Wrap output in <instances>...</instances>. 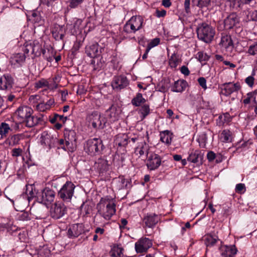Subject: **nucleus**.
<instances>
[{
	"label": "nucleus",
	"instance_id": "obj_47",
	"mask_svg": "<svg viewBox=\"0 0 257 257\" xmlns=\"http://www.w3.org/2000/svg\"><path fill=\"white\" fill-rule=\"evenodd\" d=\"M247 19L249 21L257 22V11H250L247 15Z\"/></svg>",
	"mask_w": 257,
	"mask_h": 257
},
{
	"label": "nucleus",
	"instance_id": "obj_50",
	"mask_svg": "<svg viewBox=\"0 0 257 257\" xmlns=\"http://www.w3.org/2000/svg\"><path fill=\"white\" fill-rule=\"evenodd\" d=\"M245 191V186L244 184L239 183L236 185L235 192L237 193L242 194Z\"/></svg>",
	"mask_w": 257,
	"mask_h": 257
},
{
	"label": "nucleus",
	"instance_id": "obj_23",
	"mask_svg": "<svg viewBox=\"0 0 257 257\" xmlns=\"http://www.w3.org/2000/svg\"><path fill=\"white\" fill-rule=\"evenodd\" d=\"M52 33L53 37L56 40H63L65 31L63 26H60L57 24L54 25Z\"/></svg>",
	"mask_w": 257,
	"mask_h": 257
},
{
	"label": "nucleus",
	"instance_id": "obj_51",
	"mask_svg": "<svg viewBox=\"0 0 257 257\" xmlns=\"http://www.w3.org/2000/svg\"><path fill=\"white\" fill-rule=\"evenodd\" d=\"M248 52L251 55H257V43L255 44L251 45L248 49Z\"/></svg>",
	"mask_w": 257,
	"mask_h": 257
},
{
	"label": "nucleus",
	"instance_id": "obj_8",
	"mask_svg": "<svg viewBox=\"0 0 257 257\" xmlns=\"http://www.w3.org/2000/svg\"><path fill=\"white\" fill-rule=\"evenodd\" d=\"M67 208L62 202H56L50 209L51 216L55 219L63 217L66 213Z\"/></svg>",
	"mask_w": 257,
	"mask_h": 257
},
{
	"label": "nucleus",
	"instance_id": "obj_44",
	"mask_svg": "<svg viewBox=\"0 0 257 257\" xmlns=\"http://www.w3.org/2000/svg\"><path fill=\"white\" fill-rule=\"evenodd\" d=\"M67 119V117L66 116H64L63 115H59L57 113L54 114V116L50 118V121L52 123H54L57 120H59L62 121L63 123H65L66 120Z\"/></svg>",
	"mask_w": 257,
	"mask_h": 257
},
{
	"label": "nucleus",
	"instance_id": "obj_59",
	"mask_svg": "<svg viewBox=\"0 0 257 257\" xmlns=\"http://www.w3.org/2000/svg\"><path fill=\"white\" fill-rule=\"evenodd\" d=\"M180 71L185 76H188L190 74V71L189 70L188 68L185 66H182L180 68Z\"/></svg>",
	"mask_w": 257,
	"mask_h": 257
},
{
	"label": "nucleus",
	"instance_id": "obj_31",
	"mask_svg": "<svg viewBox=\"0 0 257 257\" xmlns=\"http://www.w3.org/2000/svg\"><path fill=\"white\" fill-rule=\"evenodd\" d=\"M128 138L125 134L117 135L115 139V144L120 147H125L128 144Z\"/></svg>",
	"mask_w": 257,
	"mask_h": 257
},
{
	"label": "nucleus",
	"instance_id": "obj_37",
	"mask_svg": "<svg viewBox=\"0 0 257 257\" xmlns=\"http://www.w3.org/2000/svg\"><path fill=\"white\" fill-rule=\"evenodd\" d=\"M146 100L143 97L141 93H138L137 95L132 100V103L136 106H139L142 104H144Z\"/></svg>",
	"mask_w": 257,
	"mask_h": 257
},
{
	"label": "nucleus",
	"instance_id": "obj_52",
	"mask_svg": "<svg viewBox=\"0 0 257 257\" xmlns=\"http://www.w3.org/2000/svg\"><path fill=\"white\" fill-rule=\"evenodd\" d=\"M23 151L21 148H15L12 151V155L13 157H19L22 155Z\"/></svg>",
	"mask_w": 257,
	"mask_h": 257
},
{
	"label": "nucleus",
	"instance_id": "obj_42",
	"mask_svg": "<svg viewBox=\"0 0 257 257\" xmlns=\"http://www.w3.org/2000/svg\"><path fill=\"white\" fill-rule=\"evenodd\" d=\"M91 65H92L94 70H99L102 66V63L100 61L99 56L93 58L91 61Z\"/></svg>",
	"mask_w": 257,
	"mask_h": 257
},
{
	"label": "nucleus",
	"instance_id": "obj_40",
	"mask_svg": "<svg viewBox=\"0 0 257 257\" xmlns=\"http://www.w3.org/2000/svg\"><path fill=\"white\" fill-rule=\"evenodd\" d=\"M211 0H192L193 6H196L200 8L207 7L210 3Z\"/></svg>",
	"mask_w": 257,
	"mask_h": 257
},
{
	"label": "nucleus",
	"instance_id": "obj_7",
	"mask_svg": "<svg viewBox=\"0 0 257 257\" xmlns=\"http://www.w3.org/2000/svg\"><path fill=\"white\" fill-rule=\"evenodd\" d=\"M86 120L89 125L95 129H102L105 123L104 118L102 117L100 113L94 111L87 115Z\"/></svg>",
	"mask_w": 257,
	"mask_h": 257
},
{
	"label": "nucleus",
	"instance_id": "obj_19",
	"mask_svg": "<svg viewBox=\"0 0 257 257\" xmlns=\"http://www.w3.org/2000/svg\"><path fill=\"white\" fill-rule=\"evenodd\" d=\"M101 49L102 48L99 50V46L97 43L91 44L86 46L85 53L88 57L93 58L100 56L101 53Z\"/></svg>",
	"mask_w": 257,
	"mask_h": 257
},
{
	"label": "nucleus",
	"instance_id": "obj_57",
	"mask_svg": "<svg viewBox=\"0 0 257 257\" xmlns=\"http://www.w3.org/2000/svg\"><path fill=\"white\" fill-rule=\"evenodd\" d=\"M160 140L162 142L165 143L167 144L171 143V139L169 138L168 135H164L163 136H161Z\"/></svg>",
	"mask_w": 257,
	"mask_h": 257
},
{
	"label": "nucleus",
	"instance_id": "obj_11",
	"mask_svg": "<svg viewBox=\"0 0 257 257\" xmlns=\"http://www.w3.org/2000/svg\"><path fill=\"white\" fill-rule=\"evenodd\" d=\"M33 112V109L28 106L19 107L15 112V116L17 117L19 123H21Z\"/></svg>",
	"mask_w": 257,
	"mask_h": 257
},
{
	"label": "nucleus",
	"instance_id": "obj_41",
	"mask_svg": "<svg viewBox=\"0 0 257 257\" xmlns=\"http://www.w3.org/2000/svg\"><path fill=\"white\" fill-rule=\"evenodd\" d=\"M42 52L43 57L45 59H46L48 62H52L54 59V54L53 53L52 51H51L49 49H43L41 48L40 50V53Z\"/></svg>",
	"mask_w": 257,
	"mask_h": 257
},
{
	"label": "nucleus",
	"instance_id": "obj_3",
	"mask_svg": "<svg viewBox=\"0 0 257 257\" xmlns=\"http://www.w3.org/2000/svg\"><path fill=\"white\" fill-rule=\"evenodd\" d=\"M103 147L101 139L94 138L87 141L85 146V150L90 155H97L101 154Z\"/></svg>",
	"mask_w": 257,
	"mask_h": 257
},
{
	"label": "nucleus",
	"instance_id": "obj_22",
	"mask_svg": "<svg viewBox=\"0 0 257 257\" xmlns=\"http://www.w3.org/2000/svg\"><path fill=\"white\" fill-rule=\"evenodd\" d=\"M121 109L116 104H113L106 110L107 116L111 118L113 121L117 120L120 114Z\"/></svg>",
	"mask_w": 257,
	"mask_h": 257
},
{
	"label": "nucleus",
	"instance_id": "obj_18",
	"mask_svg": "<svg viewBox=\"0 0 257 257\" xmlns=\"http://www.w3.org/2000/svg\"><path fill=\"white\" fill-rule=\"evenodd\" d=\"M41 143L45 146H48L50 149L55 144L56 139H55L51 134L47 131H44L41 135Z\"/></svg>",
	"mask_w": 257,
	"mask_h": 257
},
{
	"label": "nucleus",
	"instance_id": "obj_14",
	"mask_svg": "<svg viewBox=\"0 0 257 257\" xmlns=\"http://www.w3.org/2000/svg\"><path fill=\"white\" fill-rule=\"evenodd\" d=\"M55 197V192L49 188H45L41 194V202L47 204L52 202Z\"/></svg>",
	"mask_w": 257,
	"mask_h": 257
},
{
	"label": "nucleus",
	"instance_id": "obj_28",
	"mask_svg": "<svg viewBox=\"0 0 257 257\" xmlns=\"http://www.w3.org/2000/svg\"><path fill=\"white\" fill-rule=\"evenodd\" d=\"M187 86V82L184 80H178L174 82L171 89L173 92H181L184 91Z\"/></svg>",
	"mask_w": 257,
	"mask_h": 257
},
{
	"label": "nucleus",
	"instance_id": "obj_63",
	"mask_svg": "<svg viewBox=\"0 0 257 257\" xmlns=\"http://www.w3.org/2000/svg\"><path fill=\"white\" fill-rule=\"evenodd\" d=\"M11 141L14 145L17 144L20 141V137L18 135H14L12 137Z\"/></svg>",
	"mask_w": 257,
	"mask_h": 257
},
{
	"label": "nucleus",
	"instance_id": "obj_64",
	"mask_svg": "<svg viewBox=\"0 0 257 257\" xmlns=\"http://www.w3.org/2000/svg\"><path fill=\"white\" fill-rule=\"evenodd\" d=\"M198 140L199 141H201L202 142L205 143L207 140L206 134L205 133L202 134L201 135H200Z\"/></svg>",
	"mask_w": 257,
	"mask_h": 257
},
{
	"label": "nucleus",
	"instance_id": "obj_45",
	"mask_svg": "<svg viewBox=\"0 0 257 257\" xmlns=\"http://www.w3.org/2000/svg\"><path fill=\"white\" fill-rule=\"evenodd\" d=\"M49 86L48 81L45 79H41L35 83V87L37 88H40Z\"/></svg>",
	"mask_w": 257,
	"mask_h": 257
},
{
	"label": "nucleus",
	"instance_id": "obj_5",
	"mask_svg": "<svg viewBox=\"0 0 257 257\" xmlns=\"http://www.w3.org/2000/svg\"><path fill=\"white\" fill-rule=\"evenodd\" d=\"M66 146L61 147L65 151L73 152L76 147L77 137L74 130L65 128L64 133Z\"/></svg>",
	"mask_w": 257,
	"mask_h": 257
},
{
	"label": "nucleus",
	"instance_id": "obj_32",
	"mask_svg": "<svg viewBox=\"0 0 257 257\" xmlns=\"http://www.w3.org/2000/svg\"><path fill=\"white\" fill-rule=\"evenodd\" d=\"M39 120L40 118L31 114L27 117L26 120H25L23 123H25L27 126L31 127L37 125Z\"/></svg>",
	"mask_w": 257,
	"mask_h": 257
},
{
	"label": "nucleus",
	"instance_id": "obj_54",
	"mask_svg": "<svg viewBox=\"0 0 257 257\" xmlns=\"http://www.w3.org/2000/svg\"><path fill=\"white\" fill-rule=\"evenodd\" d=\"M46 106L47 105L45 103H40L37 105V108L40 111H44L46 110L49 109Z\"/></svg>",
	"mask_w": 257,
	"mask_h": 257
},
{
	"label": "nucleus",
	"instance_id": "obj_53",
	"mask_svg": "<svg viewBox=\"0 0 257 257\" xmlns=\"http://www.w3.org/2000/svg\"><path fill=\"white\" fill-rule=\"evenodd\" d=\"M198 82L199 85L204 89L207 88L206 80L205 78L201 77L198 78Z\"/></svg>",
	"mask_w": 257,
	"mask_h": 257
},
{
	"label": "nucleus",
	"instance_id": "obj_9",
	"mask_svg": "<svg viewBox=\"0 0 257 257\" xmlns=\"http://www.w3.org/2000/svg\"><path fill=\"white\" fill-rule=\"evenodd\" d=\"M41 45L37 41L26 42L24 45V52L25 54L40 55Z\"/></svg>",
	"mask_w": 257,
	"mask_h": 257
},
{
	"label": "nucleus",
	"instance_id": "obj_60",
	"mask_svg": "<svg viewBox=\"0 0 257 257\" xmlns=\"http://www.w3.org/2000/svg\"><path fill=\"white\" fill-rule=\"evenodd\" d=\"M27 193L30 195V196H28V200L30 201V199L33 197L34 195V193L33 191V187L32 186H30V187H27Z\"/></svg>",
	"mask_w": 257,
	"mask_h": 257
},
{
	"label": "nucleus",
	"instance_id": "obj_55",
	"mask_svg": "<svg viewBox=\"0 0 257 257\" xmlns=\"http://www.w3.org/2000/svg\"><path fill=\"white\" fill-rule=\"evenodd\" d=\"M219 117L221 119H223L222 120L223 123L229 122L231 120V117L229 114L228 113H224L223 116H220Z\"/></svg>",
	"mask_w": 257,
	"mask_h": 257
},
{
	"label": "nucleus",
	"instance_id": "obj_56",
	"mask_svg": "<svg viewBox=\"0 0 257 257\" xmlns=\"http://www.w3.org/2000/svg\"><path fill=\"white\" fill-rule=\"evenodd\" d=\"M254 78L252 76H249L245 79V83L250 87H252L254 84Z\"/></svg>",
	"mask_w": 257,
	"mask_h": 257
},
{
	"label": "nucleus",
	"instance_id": "obj_16",
	"mask_svg": "<svg viewBox=\"0 0 257 257\" xmlns=\"http://www.w3.org/2000/svg\"><path fill=\"white\" fill-rule=\"evenodd\" d=\"M14 84V79L9 74H4L0 78V89L2 90H9L11 89Z\"/></svg>",
	"mask_w": 257,
	"mask_h": 257
},
{
	"label": "nucleus",
	"instance_id": "obj_27",
	"mask_svg": "<svg viewBox=\"0 0 257 257\" xmlns=\"http://www.w3.org/2000/svg\"><path fill=\"white\" fill-rule=\"evenodd\" d=\"M219 45L225 49L232 48L233 43L230 35H225L221 37Z\"/></svg>",
	"mask_w": 257,
	"mask_h": 257
},
{
	"label": "nucleus",
	"instance_id": "obj_25",
	"mask_svg": "<svg viewBox=\"0 0 257 257\" xmlns=\"http://www.w3.org/2000/svg\"><path fill=\"white\" fill-rule=\"evenodd\" d=\"M224 94L226 95H229L235 91H237L240 88V86L239 83H235L233 84L232 83H226L224 84Z\"/></svg>",
	"mask_w": 257,
	"mask_h": 257
},
{
	"label": "nucleus",
	"instance_id": "obj_12",
	"mask_svg": "<svg viewBox=\"0 0 257 257\" xmlns=\"http://www.w3.org/2000/svg\"><path fill=\"white\" fill-rule=\"evenodd\" d=\"M128 84V81L126 76L124 75L115 76L111 82V86L113 89L120 90Z\"/></svg>",
	"mask_w": 257,
	"mask_h": 257
},
{
	"label": "nucleus",
	"instance_id": "obj_2",
	"mask_svg": "<svg viewBox=\"0 0 257 257\" xmlns=\"http://www.w3.org/2000/svg\"><path fill=\"white\" fill-rule=\"evenodd\" d=\"M197 34L199 40L208 43L212 41L215 35V30L209 24L202 23L198 25Z\"/></svg>",
	"mask_w": 257,
	"mask_h": 257
},
{
	"label": "nucleus",
	"instance_id": "obj_1",
	"mask_svg": "<svg viewBox=\"0 0 257 257\" xmlns=\"http://www.w3.org/2000/svg\"><path fill=\"white\" fill-rule=\"evenodd\" d=\"M97 213L106 220H109L116 212L115 204L108 197L102 198L97 205Z\"/></svg>",
	"mask_w": 257,
	"mask_h": 257
},
{
	"label": "nucleus",
	"instance_id": "obj_39",
	"mask_svg": "<svg viewBox=\"0 0 257 257\" xmlns=\"http://www.w3.org/2000/svg\"><path fill=\"white\" fill-rule=\"evenodd\" d=\"M221 138L223 142H231L232 140V134L228 130H223L221 134Z\"/></svg>",
	"mask_w": 257,
	"mask_h": 257
},
{
	"label": "nucleus",
	"instance_id": "obj_21",
	"mask_svg": "<svg viewBox=\"0 0 257 257\" xmlns=\"http://www.w3.org/2000/svg\"><path fill=\"white\" fill-rule=\"evenodd\" d=\"M238 19L235 13L229 15L224 20V27L226 29H232L238 23Z\"/></svg>",
	"mask_w": 257,
	"mask_h": 257
},
{
	"label": "nucleus",
	"instance_id": "obj_35",
	"mask_svg": "<svg viewBox=\"0 0 257 257\" xmlns=\"http://www.w3.org/2000/svg\"><path fill=\"white\" fill-rule=\"evenodd\" d=\"M180 62L179 56L175 53H173L169 60L170 66L173 68H175Z\"/></svg>",
	"mask_w": 257,
	"mask_h": 257
},
{
	"label": "nucleus",
	"instance_id": "obj_48",
	"mask_svg": "<svg viewBox=\"0 0 257 257\" xmlns=\"http://www.w3.org/2000/svg\"><path fill=\"white\" fill-rule=\"evenodd\" d=\"M83 1L84 0H69V7L72 9L76 8L81 5Z\"/></svg>",
	"mask_w": 257,
	"mask_h": 257
},
{
	"label": "nucleus",
	"instance_id": "obj_46",
	"mask_svg": "<svg viewBox=\"0 0 257 257\" xmlns=\"http://www.w3.org/2000/svg\"><path fill=\"white\" fill-rule=\"evenodd\" d=\"M197 58L200 62H203L207 61L209 57L206 54L204 53L203 52H199L197 54Z\"/></svg>",
	"mask_w": 257,
	"mask_h": 257
},
{
	"label": "nucleus",
	"instance_id": "obj_4",
	"mask_svg": "<svg viewBox=\"0 0 257 257\" xmlns=\"http://www.w3.org/2000/svg\"><path fill=\"white\" fill-rule=\"evenodd\" d=\"M75 186L71 181H67L58 192V197L65 203L71 202Z\"/></svg>",
	"mask_w": 257,
	"mask_h": 257
},
{
	"label": "nucleus",
	"instance_id": "obj_26",
	"mask_svg": "<svg viewBox=\"0 0 257 257\" xmlns=\"http://www.w3.org/2000/svg\"><path fill=\"white\" fill-rule=\"evenodd\" d=\"M94 167L100 173L107 171L108 167L107 160L104 158H99L95 162Z\"/></svg>",
	"mask_w": 257,
	"mask_h": 257
},
{
	"label": "nucleus",
	"instance_id": "obj_34",
	"mask_svg": "<svg viewBox=\"0 0 257 257\" xmlns=\"http://www.w3.org/2000/svg\"><path fill=\"white\" fill-rule=\"evenodd\" d=\"M31 20L34 23L37 24L38 25H42L43 22L41 13L37 10L34 11L31 13Z\"/></svg>",
	"mask_w": 257,
	"mask_h": 257
},
{
	"label": "nucleus",
	"instance_id": "obj_13",
	"mask_svg": "<svg viewBox=\"0 0 257 257\" xmlns=\"http://www.w3.org/2000/svg\"><path fill=\"white\" fill-rule=\"evenodd\" d=\"M161 164V158L157 154H151L147 160V166L151 170L157 169Z\"/></svg>",
	"mask_w": 257,
	"mask_h": 257
},
{
	"label": "nucleus",
	"instance_id": "obj_10",
	"mask_svg": "<svg viewBox=\"0 0 257 257\" xmlns=\"http://www.w3.org/2000/svg\"><path fill=\"white\" fill-rule=\"evenodd\" d=\"M152 245L151 240L148 238H141L135 243V249L137 253L147 252Z\"/></svg>",
	"mask_w": 257,
	"mask_h": 257
},
{
	"label": "nucleus",
	"instance_id": "obj_17",
	"mask_svg": "<svg viewBox=\"0 0 257 257\" xmlns=\"http://www.w3.org/2000/svg\"><path fill=\"white\" fill-rule=\"evenodd\" d=\"M159 218L155 213H148L144 217L143 222L146 227L153 228L158 222Z\"/></svg>",
	"mask_w": 257,
	"mask_h": 257
},
{
	"label": "nucleus",
	"instance_id": "obj_15",
	"mask_svg": "<svg viewBox=\"0 0 257 257\" xmlns=\"http://www.w3.org/2000/svg\"><path fill=\"white\" fill-rule=\"evenodd\" d=\"M84 232V226L82 224L77 223L72 224L67 231V234L70 238H75Z\"/></svg>",
	"mask_w": 257,
	"mask_h": 257
},
{
	"label": "nucleus",
	"instance_id": "obj_58",
	"mask_svg": "<svg viewBox=\"0 0 257 257\" xmlns=\"http://www.w3.org/2000/svg\"><path fill=\"white\" fill-rule=\"evenodd\" d=\"M156 16L158 18L164 17L166 15V11L164 10L161 11L157 10L156 11Z\"/></svg>",
	"mask_w": 257,
	"mask_h": 257
},
{
	"label": "nucleus",
	"instance_id": "obj_20",
	"mask_svg": "<svg viewBox=\"0 0 257 257\" xmlns=\"http://www.w3.org/2000/svg\"><path fill=\"white\" fill-rule=\"evenodd\" d=\"M222 257H234L237 252L235 245H223L220 247Z\"/></svg>",
	"mask_w": 257,
	"mask_h": 257
},
{
	"label": "nucleus",
	"instance_id": "obj_49",
	"mask_svg": "<svg viewBox=\"0 0 257 257\" xmlns=\"http://www.w3.org/2000/svg\"><path fill=\"white\" fill-rule=\"evenodd\" d=\"M160 43V39L159 38H155L153 39L150 42H149L148 44L147 48L148 50H150L153 47L157 46Z\"/></svg>",
	"mask_w": 257,
	"mask_h": 257
},
{
	"label": "nucleus",
	"instance_id": "obj_24",
	"mask_svg": "<svg viewBox=\"0 0 257 257\" xmlns=\"http://www.w3.org/2000/svg\"><path fill=\"white\" fill-rule=\"evenodd\" d=\"M25 59L26 57L24 54H15L11 57L10 63L14 67H18L24 62Z\"/></svg>",
	"mask_w": 257,
	"mask_h": 257
},
{
	"label": "nucleus",
	"instance_id": "obj_6",
	"mask_svg": "<svg viewBox=\"0 0 257 257\" xmlns=\"http://www.w3.org/2000/svg\"><path fill=\"white\" fill-rule=\"evenodd\" d=\"M144 20L141 16H133L123 27V31L127 34L135 33L143 26Z\"/></svg>",
	"mask_w": 257,
	"mask_h": 257
},
{
	"label": "nucleus",
	"instance_id": "obj_62",
	"mask_svg": "<svg viewBox=\"0 0 257 257\" xmlns=\"http://www.w3.org/2000/svg\"><path fill=\"white\" fill-rule=\"evenodd\" d=\"M190 0H185L184 8L185 11L188 13L190 11Z\"/></svg>",
	"mask_w": 257,
	"mask_h": 257
},
{
	"label": "nucleus",
	"instance_id": "obj_30",
	"mask_svg": "<svg viewBox=\"0 0 257 257\" xmlns=\"http://www.w3.org/2000/svg\"><path fill=\"white\" fill-rule=\"evenodd\" d=\"M218 240V237L215 235L207 234L205 236L204 242L207 247L214 246Z\"/></svg>",
	"mask_w": 257,
	"mask_h": 257
},
{
	"label": "nucleus",
	"instance_id": "obj_29",
	"mask_svg": "<svg viewBox=\"0 0 257 257\" xmlns=\"http://www.w3.org/2000/svg\"><path fill=\"white\" fill-rule=\"evenodd\" d=\"M202 159V156L200 154L199 151H195L192 152L189 155L187 160L188 161L196 163L199 162H201Z\"/></svg>",
	"mask_w": 257,
	"mask_h": 257
},
{
	"label": "nucleus",
	"instance_id": "obj_61",
	"mask_svg": "<svg viewBox=\"0 0 257 257\" xmlns=\"http://www.w3.org/2000/svg\"><path fill=\"white\" fill-rule=\"evenodd\" d=\"M207 159L209 161H213L215 158V154L213 152L210 151L208 153L207 155Z\"/></svg>",
	"mask_w": 257,
	"mask_h": 257
},
{
	"label": "nucleus",
	"instance_id": "obj_33",
	"mask_svg": "<svg viewBox=\"0 0 257 257\" xmlns=\"http://www.w3.org/2000/svg\"><path fill=\"white\" fill-rule=\"evenodd\" d=\"M114 184L116 185L117 189L120 190L125 188L128 182L123 176H120L114 181Z\"/></svg>",
	"mask_w": 257,
	"mask_h": 257
},
{
	"label": "nucleus",
	"instance_id": "obj_38",
	"mask_svg": "<svg viewBox=\"0 0 257 257\" xmlns=\"http://www.w3.org/2000/svg\"><path fill=\"white\" fill-rule=\"evenodd\" d=\"M135 153L138 155L142 156L144 154L148 155L149 153V146L145 142H143L140 147L136 148Z\"/></svg>",
	"mask_w": 257,
	"mask_h": 257
},
{
	"label": "nucleus",
	"instance_id": "obj_36",
	"mask_svg": "<svg viewBox=\"0 0 257 257\" xmlns=\"http://www.w3.org/2000/svg\"><path fill=\"white\" fill-rule=\"evenodd\" d=\"M139 113L141 114L142 120L145 119L150 113V108L149 104H144L140 108Z\"/></svg>",
	"mask_w": 257,
	"mask_h": 257
},
{
	"label": "nucleus",
	"instance_id": "obj_43",
	"mask_svg": "<svg viewBox=\"0 0 257 257\" xmlns=\"http://www.w3.org/2000/svg\"><path fill=\"white\" fill-rule=\"evenodd\" d=\"M10 127L8 124L2 122L0 125V139H2L4 136L8 133Z\"/></svg>",
	"mask_w": 257,
	"mask_h": 257
}]
</instances>
